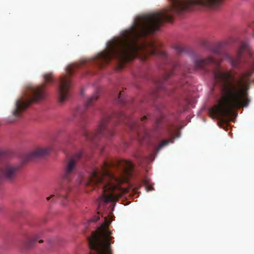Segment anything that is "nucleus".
<instances>
[{"mask_svg": "<svg viewBox=\"0 0 254 254\" xmlns=\"http://www.w3.org/2000/svg\"><path fill=\"white\" fill-rule=\"evenodd\" d=\"M138 137L139 138H140V136L139 135V134H138Z\"/></svg>", "mask_w": 254, "mask_h": 254, "instance_id": "nucleus-28", "label": "nucleus"}, {"mask_svg": "<svg viewBox=\"0 0 254 254\" xmlns=\"http://www.w3.org/2000/svg\"><path fill=\"white\" fill-rule=\"evenodd\" d=\"M76 68V66L70 65L66 68V74L62 75L60 80L58 88L59 102L62 103L66 100L70 95V89L71 88L70 76Z\"/></svg>", "mask_w": 254, "mask_h": 254, "instance_id": "nucleus-6", "label": "nucleus"}, {"mask_svg": "<svg viewBox=\"0 0 254 254\" xmlns=\"http://www.w3.org/2000/svg\"><path fill=\"white\" fill-rule=\"evenodd\" d=\"M43 77L44 83L37 86L28 88L24 95L17 100L12 114L14 117H20L22 112L32 102H40L46 99L47 93L45 88L47 84L52 83L54 82V79L52 73L45 74Z\"/></svg>", "mask_w": 254, "mask_h": 254, "instance_id": "nucleus-4", "label": "nucleus"}, {"mask_svg": "<svg viewBox=\"0 0 254 254\" xmlns=\"http://www.w3.org/2000/svg\"><path fill=\"white\" fill-rule=\"evenodd\" d=\"M14 120H12V121H10L9 122H14Z\"/></svg>", "mask_w": 254, "mask_h": 254, "instance_id": "nucleus-27", "label": "nucleus"}, {"mask_svg": "<svg viewBox=\"0 0 254 254\" xmlns=\"http://www.w3.org/2000/svg\"><path fill=\"white\" fill-rule=\"evenodd\" d=\"M20 170V166L19 165L12 164L9 162L3 163L0 166V182H12L14 181Z\"/></svg>", "mask_w": 254, "mask_h": 254, "instance_id": "nucleus-7", "label": "nucleus"}, {"mask_svg": "<svg viewBox=\"0 0 254 254\" xmlns=\"http://www.w3.org/2000/svg\"><path fill=\"white\" fill-rule=\"evenodd\" d=\"M175 129L173 128H169L168 129V133L170 135H174Z\"/></svg>", "mask_w": 254, "mask_h": 254, "instance_id": "nucleus-20", "label": "nucleus"}, {"mask_svg": "<svg viewBox=\"0 0 254 254\" xmlns=\"http://www.w3.org/2000/svg\"><path fill=\"white\" fill-rule=\"evenodd\" d=\"M116 119L119 122H124L132 130H137L140 126L144 124V121L147 119V116H144L139 120L136 121L129 115L123 112L114 113L113 115L104 114L97 128L93 132H89L86 130L83 131V134L86 139L89 141H95L101 137L109 138L114 134L113 129L108 126V122Z\"/></svg>", "mask_w": 254, "mask_h": 254, "instance_id": "nucleus-3", "label": "nucleus"}, {"mask_svg": "<svg viewBox=\"0 0 254 254\" xmlns=\"http://www.w3.org/2000/svg\"><path fill=\"white\" fill-rule=\"evenodd\" d=\"M188 81L187 80L184 81L181 79V80L177 83V87L179 86L181 87L183 90H186L188 86Z\"/></svg>", "mask_w": 254, "mask_h": 254, "instance_id": "nucleus-17", "label": "nucleus"}, {"mask_svg": "<svg viewBox=\"0 0 254 254\" xmlns=\"http://www.w3.org/2000/svg\"><path fill=\"white\" fill-rule=\"evenodd\" d=\"M50 149L47 148H37L33 151L28 153L26 156L25 159L26 161H29L37 158L43 157L48 153Z\"/></svg>", "mask_w": 254, "mask_h": 254, "instance_id": "nucleus-9", "label": "nucleus"}, {"mask_svg": "<svg viewBox=\"0 0 254 254\" xmlns=\"http://www.w3.org/2000/svg\"><path fill=\"white\" fill-rule=\"evenodd\" d=\"M162 120H163V118L162 117L158 119L157 120L156 123L157 127H159V126H160V125Z\"/></svg>", "mask_w": 254, "mask_h": 254, "instance_id": "nucleus-21", "label": "nucleus"}, {"mask_svg": "<svg viewBox=\"0 0 254 254\" xmlns=\"http://www.w3.org/2000/svg\"><path fill=\"white\" fill-rule=\"evenodd\" d=\"M132 169V163L127 160H119L115 163L106 162L100 169L93 170L87 180L80 183L85 187H91V190L95 186L101 189L102 194L98 200L99 205L102 202H116L123 195L120 185L131 176Z\"/></svg>", "mask_w": 254, "mask_h": 254, "instance_id": "nucleus-2", "label": "nucleus"}, {"mask_svg": "<svg viewBox=\"0 0 254 254\" xmlns=\"http://www.w3.org/2000/svg\"><path fill=\"white\" fill-rule=\"evenodd\" d=\"M248 49V45L243 44L234 57L218 50H215L214 53L221 58L220 61L212 56L201 59L195 55L192 58L194 63L193 69H203L208 65L215 66L212 73L215 83L221 88L222 97L218 104L209 110L210 116L213 119L219 118L222 122L227 123L229 117L233 114L234 109L246 107L250 102L248 98V90L251 83L250 77L254 72L253 64H250L251 68L248 71L241 73L237 78L235 77L231 71H224L220 67L221 62L227 60L233 68L240 69L243 52Z\"/></svg>", "mask_w": 254, "mask_h": 254, "instance_id": "nucleus-1", "label": "nucleus"}, {"mask_svg": "<svg viewBox=\"0 0 254 254\" xmlns=\"http://www.w3.org/2000/svg\"><path fill=\"white\" fill-rule=\"evenodd\" d=\"M99 91L97 90L94 94L90 96L87 101L84 103V107L83 108H77L74 112V116L75 117H80L84 113L88 107L94 105L95 102L98 100L99 97Z\"/></svg>", "mask_w": 254, "mask_h": 254, "instance_id": "nucleus-8", "label": "nucleus"}, {"mask_svg": "<svg viewBox=\"0 0 254 254\" xmlns=\"http://www.w3.org/2000/svg\"><path fill=\"white\" fill-rule=\"evenodd\" d=\"M43 242V241L42 240H39V243H42Z\"/></svg>", "mask_w": 254, "mask_h": 254, "instance_id": "nucleus-26", "label": "nucleus"}, {"mask_svg": "<svg viewBox=\"0 0 254 254\" xmlns=\"http://www.w3.org/2000/svg\"><path fill=\"white\" fill-rule=\"evenodd\" d=\"M40 237L41 234L40 233L35 234L32 236L27 237L23 241V245L27 248H31Z\"/></svg>", "mask_w": 254, "mask_h": 254, "instance_id": "nucleus-10", "label": "nucleus"}, {"mask_svg": "<svg viewBox=\"0 0 254 254\" xmlns=\"http://www.w3.org/2000/svg\"><path fill=\"white\" fill-rule=\"evenodd\" d=\"M136 157L140 160L144 159V158L142 156H140V155H136Z\"/></svg>", "mask_w": 254, "mask_h": 254, "instance_id": "nucleus-23", "label": "nucleus"}, {"mask_svg": "<svg viewBox=\"0 0 254 254\" xmlns=\"http://www.w3.org/2000/svg\"><path fill=\"white\" fill-rule=\"evenodd\" d=\"M5 155V153L3 151H0V161L3 159Z\"/></svg>", "mask_w": 254, "mask_h": 254, "instance_id": "nucleus-22", "label": "nucleus"}, {"mask_svg": "<svg viewBox=\"0 0 254 254\" xmlns=\"http://www.w3.org/2000/svg\"><path fill=\"white\" fill-rule=\"evenodd\" d=\"M98 220H99V217L98 216H96L93 219V221H97Z\"/></svg>", "mask_w": 254, "mask_h": 254, "instance_id": "nucleus-24", "label": "nucleus"}, {"mask_svg": "<svg viewBox=\"0 0 254 254\" xmlns=\"http://www.w3.org/2000/svg\"><path fill=\"white\" fill-rule=\"evenodd\" d=\"M173 48L178 55L181 54L186 51L185 49L183 46L179 45L174 46Z\"/></svg>", "mask_w": 254, "mask_h": 254, "instance_id": "nucleus-16", "label": "nucleus"}, {"mask_svg": "<svg viewBox=\"0 0 254 254\" xmlns=\"http://www.w3.org/2000/svg\"><path fill=\"white\" fill-rule=\"evenodd\" d=\"M160 91H166L164 83L162 81H159L156 83V89L151 93V97L153 99L159 97L160 96L159 92Z\"/></svg>", "mask_w": 254, "mask_h": 254, "instance_id": "nucleus-11", "label": "nucleus"}, {"mask_svg": "<svg viewBox=\"0 0 254 254\" xmlns=\"http://www.w3.org/2000/svg\"><path fill=\"white\" fill-rule=\"evenodd\" d=\"M223 1V0H201V6L208 7H218Z\"/></svg>", "mask_w": 254, "mask_h": 254, "instance_id": "nucleus-12", "label": "nucleus"}, {"mask_svg": "<svg viewBox=\"0 0 254 254\" xmlns=\"http://www.w3.org/2000/svg\"><path fill=\"white\" fill-rule=\"evenodd\" d=\"M116 101L118 103L122 104H123L125 103V99H124L122 92L120 91V93L118 94V96L116 99Z\"/></svg>", "mask_w": 254, "mask_h": 254, "instance_id": "nucleus-18", "label": "nucleus"}, {"mask_svg": "<svg viewBox=\"0 0 254 254\" xmlns=\"http://www.w3.org/2000/svg\"><path fill=\"white\" fill-rule=\"evenodd\" d=\"M174 137H173L172 139L169 140H164L161 142V143L158 145V146L156 148V150L157 151H159L162 147L164 146L167 145L169 144V142H172L173 139Z\"/></svg>", "mask_w": 254, "mask_h": 254, "instance_id": "nucleus-15", "label": "nucleus"}, {"mask_svg": "<svg viewBox=\"0 0 254 254\" xmlns=\"http://www.w3.org/2000/svg\"><path fill=\"white\" fill-rule=\"evenodd\" d=\"M186 68L190 72L191 69L190 67L186 66Z\"/></svg>", "mask_w": 254, "mask_h": 254, "instance_id": "nucleus-25", "label": "nucleus"}, {"mask_svg": "<svg viewBox=\"0 0 254 254\" xmlns=\"http://www.w3.org/2000/svg\"><path fill=\"white\" fill-rule=\"evenodd\" d=\"M178 68H181L180 65L179 64H175L173 65V68L171 70L165 71L162 80L164 81L167 80L170 76L175 73V70Z\"/></svg>", "mask_w": 254, "mask_h": 254, "instance_id": "nucleus-13", "label": "nucleus"}, {"mask_svg": "<svg viewBox=\"0 0 254 254\" xmlns=\"http://www.w3.org/2000/svg\"><path fill=\"white\" fill-rule=\"evenodd\" d=\"M143 183L146 185V189L147 191L152 190H153V188L152 186H149V180L146 179L143 180Z\"/></svg>", "mask_w": 254, "mask_h": 254, "instance_id": "nucleus-19", "label": "nucleus"}, {"mask_svg": "<svg viewBox=\"0 0 254 254\" xmlns=\"http://www.w3.org/2000/svg\"><path fill=\"white\" fill-rule=\"evenodd\" d=\"M59 187H60V185L58 186V187L57 188H56L55 189V193L54 194L51 195L50 196H48V197H46V199L47 200H49L51 197L55 196L57 198H61L62 199L63 204L64 205H66V202L65 200L67 199V194H68V192H67L65 195L60 196V195H57L56 193V190L59 189Z\"/></svg>", "mask_w": 254, "mask_h": 254, "instance_id": "nucleus-14", "label": "nucleus"}, {"mask_svg": "<svg viewBox=\"0 0 254 254\" xmlns=\"http://www.w3.org/2000/svg\"><path fill=\"white\" fill-rule=\"evenodd\" d=\"M83 154L82 151H80L75 153L65 161L63 168L60 187L56 190L57 195H65L67 192L70 191L68 183L71 181L73 176L78 171V163Z\"/></svg>", "mask_w": 254, "mask_h": 254, "instance_id": "nucleus-5", "label": "nucleus"}]
</instances>
